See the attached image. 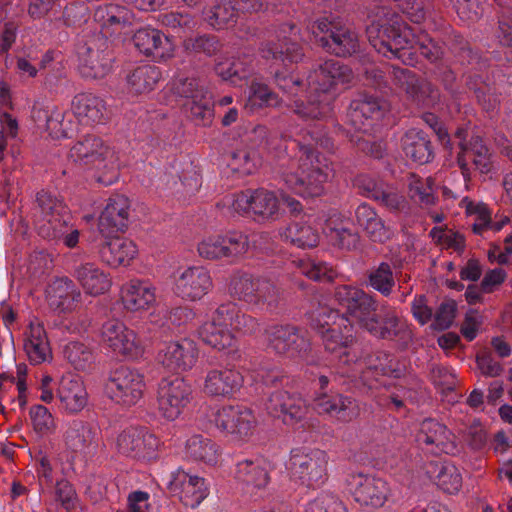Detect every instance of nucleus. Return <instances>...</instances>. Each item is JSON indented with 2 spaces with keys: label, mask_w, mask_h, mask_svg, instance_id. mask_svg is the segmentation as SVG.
<instances>
[{
  "label": "nucleus",
  "mask_w": 512,
  "mask_h": 512,
  "mask_svg": "<svg viewBox=\"0 0 512 512\" xmlns=\"http://www.w3.org/2000/svg\"><path fill=\"white\" fill-rule=\"evenodd\" d=\"M387 10L380 8L377 19L366 28L371 46L388 59H399L405 65H414L419 51L431 63H437L444 56V49L431 39L416 42L412 30L394 16L387 18Z\"/></svg>",
  "instance_id": "nucleus-1"
},
{
  "label": "nucleus",
  "mask_w": 512,
  "mask_h": 512,
  "mask_svg": "<svg viewBox=\"0 0 512 512\" xmlns=\"http://www.w3.org/2000/svg\"><path fill=\"white\" fill-rule=\"evenodd\" d=\"M352 70L337 60H327L308 78L311 93L307 104L295 102L294 112L305 120L322 118L330 113L331 95L329 91L337 84L350 83Z\"/></svg>",
  "instance_id": "nucleus-2"
},
{
  "label": "nucleus",
  "mask_w": 512,
  "mask_h": 512,
  "mask_svg": "<svg viewBox=\"0 0 512 512\" xmlns=\"http://www.w3.org/2000/svg\"><path fill=\"white\" fill-rule=\"evenodd\" d=\"M302 153L297 170L294 171L295 163L289 166L281 165L279 175L288 189L303 197L319 196L323 192V185L328 180L332 171L327 159L317 153L311 143L300 144Z\"/></svg>",
  "instance_id": "nucleus-3"
},
{
  "label": "nucleus",
  "mask_w": 512,
  "mask_h": 512,
  "mask_svg": "<svg viewBox=\"0 0 512 512\" xmlns=\"http://www.w3.org/2000/svg\"><path fill=\"white\" fill-rule=\"evenodd\" d=\"M228 291L234 299L263 313L278 314L286 303L284 290L276 282L243 271L230 276Z\"/></svg>",
  "instance_id": "nucleus-4"
},
{
  "label": "nucleus",
  "mask_w": 512,
  "mask_h": 512,
  "mask_svg": "<svg viewBox=\"0 0 512 512\" xmlns=\"http://www.w3.org/2000/svg\"><path fill=\"white\" fill-rule=\"evenodd\" d=\"M69 157L75 163L98 169L100 174L97 181L105 186L113 184L118 179V155L96 135L87 134L81 137L71 147Z\"/></svg>",
  "instance_id": "nucleus-5"
},
{
  "label": "nucleus",
  "mask_w": 512,
  "mask_h": 512,
  "mask_svg": "<svg viewBox=\"0 0 512 512\" xmlns=\"http://www.w3.org/2000/svg\"><path fill=\"white\" fill-rule=\"evenodd\" d=\"M266 349L283 359L300 361L309 357L312 342L309 332L291 323H275L264 330Z\"/></svg>",
  "instance_id": "nucleus-6"
},
{
  "label": "nucleus",
  "mask_w": 512,
  "mask_h": 512,
  "mask_svg": "<svg viewBox=\"0 0 512 512\" xmlns=\"http://www.w3.org/2000/svg\"><path fill=\"white\" fill-rule=\"evenodd\" d=\"M307 30L321 47L336 56H350L359 50L358 34L338 22L319 18L309 23Z\"/></svg>",
  "instance_id": "nucleus-7"
},
{
  "label": "nucleus",
  "mask_w": 512,
  "mask_h": 512,
  "mask_svg": "<svg viewBox=\"0 0 512 512\" xmlns=\"http://www.w3.org/2000/svg\"><path fill=\"white\" fill-rule=\"evenodd\" d=\"M389 75L393 85L401 90L412 105L418 108H432L440 102V91L428 79L414 71L391 66Z\"/></svg>",
  "instance_id": "nucleus-8"
},
{
  "label": "nucleus",
  "mask_w": 512,
  "mask_h": 512,
  "mask_svg": "<svg viewBox=\"0 0 512 512\" xmlns=\"http://www.w3.org/2000/svg\"><path fill=\"white\" fill-rule=\"evenodd\" d=\"M78 58V69L83 77L103 78L112 68V41L103 33L93 35L79 48Z\"/></svg>",
  "instance_id": "nucleus-9"
},
{
  "label": "nucleus",
  "mask_w": 512,
  "mask_h": 512,
  "mask_svg": "<svg viewBox=\"0 0 512 512\" xmlns=\"http://www.w3.org/2000/svg\"><path fill=\"white\" fill-rule=\"evenodd\" d=\"M172 91L174 95L183 99L182 106L194 121L203 125L211 121L212 101L199 79L179 76L173 81Z\"/></svg>",
  "instance_id": "nucleus-10"
},
{
  "label": "nucleus",
  "mask_w": 512,
  "mask_h": 512,
  "mask_svg": "<svg viewBox=\"0 0 512 512\" xmlns=\"http://www.w3.org/2000/svg\"><path fill=\"white\" fill-rule=\"evenodd\" d=\"M110 399L123 406L135 405L145 390L144 376L127 366H120L110 372L105 384Z\"/></svg>",
  "instance_id": "nucleus-11"
},
{
  "label": "nucleus",
  "mask_w": 512,
  "mask_h": 512,
  "mask_svg": "<svg viewBox=\"0 0 512 512\" xmlns=\"http://www.w3.org/2000/svg\"><path fill=\"white\" fill-rule=\"evenodd\" d=\"M334 299L343 310L341 322L347 324L351 318L363 327L370 315L378 311V302L372 295L351 285L337 286Z\"/></svg>",
  "instance_id": "nucleus-12"
},
{
  "label": "nucleus",
  "mask_w": 512,
  "mask_h": 512,
  "mask_svg": "<svg viewBox=\"0 0 512 512\" xmlns=\"http://www.w3.org/2000/svg\"><path fill=\"white\" fill-rule=\"evenodd\" d=\"M248 235L240 231H229L224 235H212L204 238L197 247L200 257L207 260L238 258L248 252Z\"/></svg>",
  "instance_id": "nucleus-13"
},
{
  "label": "nucleus",
  "mask_w": 512,
  "mask_h": 512,
  "mask_svg": "<svg viewBox=\"0 0 512 512\" xmlns=\"http://www.w3.org/2000/svg\"><path fill=\"white\" fill-rule=\"evenodd\" d=\"M191 399V386L178 375L164 377L158 384V407L168 420H175Z\"/></svg>",
  "instance_id": "nucleus-14"
},
{
  "label": "nucleus",
  "mask_w": 512,
  "mask_h": 512,
  "mask_svg": "<svg viewBox=\"0 0 512 512\" xmlns=\"http://www.w3.org/2000/svg\"><path fill=\"white\" fill-rule=\"evenodd\" d=\"M346 485L353 499L361 506L382 507L390 494L385 480L361 472L349 474Z\"/></svg>",
  "instance_id": "nucleus-15"
},
{
  "label": "nucleus",
  "mask_w": 512,
  "mask_h": 512,
  "mask_svg": "<svg viewBox=\"0 0 512 512\" xmlns=\"http://www.w3.org/2000/svg\"><path fill=\"white\" fill-rule=\"evenodd\" d=\"M232 206L235 211L251 213L255 219L262 221L277 219L280 211L276 194L264 188L248 189L236 194Z\"/></svg>",
  "instance_id": "nucleus-16"
},
{
  "label": "nucleus",
  "mask_w": 512,
  "mask_h": 512,
  "mask_svg": "<svg viewBox=\"0 0 512 512\" xmlns=\"http://www.w3.org/2000/svg\"><path fill=\"white\" fill-rule=\"evenodd\" d=\"M159 445L158 439L147 428L129 427L123 430L116 439L117 451L137 460L153 457Z\"/></svg>",
  "instance_id": "nucleus-17"
},
{
  "label": "nucleus",
  "mask_w": 512,
  "mask_h": 512,
  "mask_svg": "<svg viewBox=\"0 0 512 512\" xmlns=\"http://www.w3.org/2000/svg\"><path fill=\"white\" fill-rule=\"evenodd\" d=\"M372 336L383 340L411 339V331L400 320L392 308L383 306L379 312H373L362 327Z\"/></svg>",
  "instance_id": "nucleus-18"
},
{
  "label": "nucleus",
  "mask_w": 512,
  "mask_h": 512,
  "mask_svg": "<svg viewBox=\"0 0 512 512\" xmlns=\"http://www.w3.org/2000/svg\"><path fill=\"white\" fill-rule=\"evenodd\" d=\"M197 356L198 350L194 342L183 339L161 343L157 361L165 369L177 373L191 368L196 363Z\"/></svg>",
  "instance_id": "nucleus-19"
},
{
  "label": "nucleus",
  "mask_w": 512,
  "mask_h": 512,
  "mask_svg": "<svg viewBox=\"0 0 512 512\" xmlns=\"http://www.w3.org/2000/svg\"><path fill=\"white\" fill-rule=\"evenodd\" d=\"M169 491L177 496L184 506L196 508L208 496L206 480L197 475H190L184 470H177L168 485Z\"/></svg>",
  "instance_id": "nucleus-20"
},
{
  "label": "nucleus",
  "mask_w": 512,
  "mask_h": 512,
  "mask_svg": "<svg viewBox=\"0 0 512 512\" xmlns=\"http://www.w3.org/2000/svg\"><path fill=\"white\" fill-rule=\"evenodd\" d=\"M265 405L269 414L282 419L285 424H294L307 413L305 401L299 395L286 390L276 389L269 393Z\"/></svg>",
  "instance_id": "nucleus-21"
},
{
  "label": "nucleus",
  "mask_w": 512,
  "mask_h": 512,
  "mask_svg": "<svg viewBox=\"0 0 512 512\" xmlns=\"http://www.w3.org/2000/svg\"><path fill=\"white\" fill-rule=\"evenodd\" d=\"M252 411L242 406H226L218 410L215 424L221 431L245 439L252 435L255 428Z\"/></svg>",
  "instance_id": "nucleus-22"
},
{
  "label": "nucleus",
  "mask_w": 512,
  "mask_h": 512,
  "mask_svg": "<svg viewBox=\"0 0 512 512\" xmlns=\"http://www.w3.org/2000/svg\"><path fill=\"white\" fill-rule=\"evenodd\" d=\"M289 29L290 36L284 35L278 39V42L268 41L262 44L260 52L266 60L279 61L284 65L288 63H298L304 57L302 46L298 42L296 35V27L293 24H285L282 27V32L285 34L286 29Z\"/></svg>",
  "instance_id": "nucleus-23"
},
{
  "label": "nucleus",
  "mask_w": 512,
  "mask_h": 512,
  "mask_svg": "<svg viewBox=\"0 0 512 512\" xmlns=\"http://www.w3.org/2000/svg\"><path fill=\"white\" fill-rule=\"evenodd\" d=\"M103 342L114 352L130 358L140 354L139 342L133 330L117 319L106 321L102 326Z\"/></svg>",
  "instance_id": "nucleus-24"
},
{
  "label": "nucleus",
  "mask_w": 512,
  "mask_h": 512,
  "mask_svg": "<svg viewBox=\"0 0 512 512\" xmlns=\"http://www.w3.org/2000/svg\"><path fill=\"white\" fill-rule=\"evenodd\" d=\"M327 455L315 449L309 453H297L291 457V470L302 483L310 486L323 482L326 476Z\"/></svg>",
  "instance_id": "nucleus-25"
},
{
  "label": "nucleus",
  "mask_w": 512,
  "mask_h": 512,
  "mask_svg": "<svg viewBox=\"0 0 512 512\" xmlns=\"http://www.w3.org/2000/svg\"><path fill=\"white\" fill-rule=\"evenodd\" d=\"M68 261L71 265V274L79 282L87 294L96 296L107 292L111 286L108 275L92 262H81L76 254H72Z\"/></svg>",
  "instance_id": "nucleus-26"
},
{
  "label": "nucleus",
  "mask_w": 512,
  "mask_h": 512,
  "mask_svg": "<svg viewBox=\"0 0 512 512\" xmlns=\"http://www.w3.org/2000/svg\"><path fill=\"white\" fill-rule=\"evenodd\" d=\"M212 286L209 271L200 266L185 269L175 280L176 294L190 301H196L204 297Z\"/></svg>",
  "instance_id": "nucleus-27"
},
{
  "label": "nucleus",
  "mask_w": 512,
  "mask_h": 512,
  "mask_svg": "<svg viewBox=\"0 0 512 512\" xmlns=\"http://www.w3.org/2000/svg\"><path fill=\"white\" fill-rule=\"evenodd\" d=\"M270 472L271 465L265 459H245L236 464L234 478L247 492L253 493L267 487Z\"/></svg>",
  "instance_id": "nucleus-28"
},
{
  "label": "nucleus",
  "mask_w": 512,
  "mask_h": 512,
  "mask_svg": "<svg viewBox=\"0 0 512 512\" xmlns=\"http://www.w3.org/2000/svg\"><path fill=\"white\" fill-rule=\"evenodd\" d=\"M129 199L124 195L109 198L99 217L98 228L105 237L124 232L129 223Z\"/></svg>",
  "instance_id": "nucleus-29"
},
{
  "label": "nucleus",
  "mask_w": 512,
  "mask_h": 512,
  "mask_svg": "<svg viewBox=\"0 0 512 512\" xmlns=\"http://www.w3.org/2000/svg\"><path fill=\"white\" fill-rule=\"evenodd\" d=\"M382 113V106L376 97L361 95L351 101L346 123L355 131L365 134L372 122L379 119Z\"/></svg>",
  "instance_id": "nucleus-30"
},
{
  "label": "nucleus",
  "mask_w": 512,
  "mask_h": 512,
  "mask_svg": "<svg viewBox=\"0 0 512 512\" xmlns=\"http://www.w3.org/2000/svg\"><path fill=\"white\" fill-rule=\"evenodd\" d=\"M55 216L41 220L38 233L43 238L61 241L65 246L74 248L79 242V231L70 225L69 210L54 214Z\"/></svg>",
  "instance_id": "nucleus-31"
},
{
  "label": "nucleus",
  "mask_w": 512,
  "mask_h": 512,
  "mask_svg": "<svg viewBox=\"0 0 512 512\" xmlns=\"http://www.w3.org/2000/svg\"><path fill=\"white\" fill-rule=\"evenodd\" d=\"M315 405L319 412L327 413L344 423L351 422L360 415L358 401L338 393H321L315 399Z\"/></svg>",
  "instance_id": "nucleus-32"
},
{
  "label": "nucleus",
  "mask_w": 512,
  "mask_h": 512,
  "mask_svg": "<svg viewBox=\"0 0 512 512\" xmlns=\"http://www.w3.org/2000/svg\"><path fill=\"white\" fill-rule=\"evenodd\" d=\"M134 46L143 54L152 56L155 60L170 58L173 54V44L160 30L141 28L133 36Z\"/></svg>",
  "instance_id": "nucleus-33"
},
{
  "label": "nucleus",
  "mask_w": 512,
  "mask_h": 512,
  "mask_svg": "<svg viewBox=\"0 0 512 512\" xmlns=\"http://www.w3.org/2000/svg\"><path fill=\"white\" fill-rule=\"evenodd\" d=\"M72 111L83 124L104 123L109 116L105 101L92 93H79L72 100Z\"/></svg>",
  "instance_id": "nucleus-34"
},
{
  "label": "nucleus",
  "mask_w": 512,
  "mask_h": 512,
  "mask_svg": "<svg viewBox=\"0 0 512 512\" xmlns=\"http://www.w3.org/2000/svg\"><path fill=\"white\" fill-rule=\"evenodd\" d=\"M411 313L420 325L431 322L429 329L432 333L443 332L448 329V301L444 300L433 313L424 295H418L411 303Z\"/></svg>",
  "instance_id": "nucleus-35"
},
{
  "label": "nucleus",
  "mask_w": 512,
  "mask_h": 512,
  "mask_svg": "<svg viewBox=\"0 0 512 512\" xmlns=\"http://www.w3.org/2000/svg\"><path fill=\"white\" fill-rule=\"evenodd\" d=\"M31 117L39 127H45L53 139L68 137L72 131V121L65 120L66 114L55 106L43 108L35 105Z\"/></svg>",
  "instance_id": "nucleus-36"
},
{
  "label": "nucleus",
  "mask_w": 512,
  "mask_h": 512,
  "mask_svg": "<svg viewBox=\"0 0 512 512\" xmlns=\"http://www.w3.org/2000/svg\"><path fill=\"white\" fill-rule=\"evenodd\" d=\"M66 444L76 453L93 454L99 445V430L90 423L74 421L66 432Z\"/></svg>",
  "instance_id": "nucleus-37"
},
{
  "label": "nucleus",
  "mask_w": 512,
  "mask_h": 512,
  "mask_svg": "<svg viewBox=\"0 0 512 512\" xmlns=\"http://www.w3.org/2000/svg\"><path fill=\"white\" fill-rule=\"evenodd\" d=\"M242 383L243 377L236 370L212 369L205 377L204 391L211 396H229L238 391Z\"/></svg>",
  "instance_id": "nucleus-38"
},
{
  "label": "nucleus",
  "mask_w": 512,
  "mask_h": 512,
  "mask_svg": "<svg viewBox=\"0 0 512 512\" xmlns=\"http://www.w3.org/2000/svg\"><path fill=\"white\" fill-rule=\"evenodd\" d=\"M107 238L99 250L101 260L113 268L129 264L137 253L133 241L112 235Z\"/></svg>",
  "instance_id": "nucleus-39"
},
{
  "label": "nucleus",
  "mask_w": 512,
  "mask_h": 512,
  "mask_svg": "<svg viewBox=\"0 0 512 512\" xmlns=\"http://www.w3.org/2000/svg\"><path fill=\"white\" fill-rule=\"evenodd\" d=\"M121 299L127 310L148 309L156 302V289L147 281L131 280L122 288Z\"/></svg>",
  "instance_id": "nucleus-40"
},
{
  "label": "nucleus",
  "mask_w": 512,
  "mask_h": 512,
  "mask_svg": "<svg viewBox=\"0 0 512 512\" xmlns=\"http://www.w3.org/2000/svg\"><path fill=\"white\" fill-rule=\"evenodd\" d=\"M57 395L62 407L70 413L81 411L86 406L88 400V394L83 382L72 376L62 377Z\"/></svg>",
  "instance_id": "nucleus-41"
},
{
  "label": "nucleus",
  "mask_w": 512,
  "mask_h": 512,
  "mask_svg": "<svg viewBox=\"0 0 512 512\" xmlns=\"http://www.w3.org/2000/svg\"><path fill=\"white\" fill-rule=\"evenodd\" d=\"M320 335L323 345L327 351L335 353L344 350L340 355V359L345 357L344 362L347 363L349 361V352L347 349L355 342L353 326L351 323H338L335 326L328 327L325 331H322Z\"/></svg>",
  "instance_id": "nucleus-42"
},
{
  "label": "nucleus",
  "mask_w": 512,
  "mask_h": 512,
  "mask_svg": "<svg viewBox=\"0 0 512 512\" xmlns=\"http://www.w3.org/2000/svg\"><path fill=\"white\" fill-rule=\"evenodd\" d=\"M186 456L193 461L216 465L221 458L219 445L203 435L191 436L185 446Z\"/></svg>",
  "instance_id": "nucleus-43"
},
{
  "label": "nucleus",
  "mask_w": 512,
  "mask_h": 512,
  "mask_svg": "<svg viewBox=\"0 0 512 512\" xmlns=\"http://www.w3.org/2000/svg\"><path fill=\"white\" fill-rule=\"evenodd\" d=\"M357 223L373 242L383 243L391 236L388 227L376 211L367 204H361L355 211Z\"/></svg>",
  "instance_id": "nucleus-44"
},
{
  "label": "nucleus",
  "mask_w": 512,
  "mask_h": 512,
  "mask_svg": "<svg viewBox=\"0 0 512 512\" xmlns=\"http://www.w3.org/2000/svg\"><path fill=\"white\" fill-rule=\"evenodd\" d=\"M402 147L406 157L418 164L428 163L433 157L427 134L417 129H410L405 133Z\"/></svg>",
  "instance_id": "nucleus-45"
},
{
  "label": "nucleus",
  "mask_w": 512,
  "mask_h": 512,
  "mask_svg": "<svg viewBox=\"0 0 512 512\" xmlns=\"http://www.w3.org/2000/svg\"><path fill=\"white\" fill-rule=\"evenodd\" d=\"M24 349L32 364H41L51 357L46 331L40 323H30Z\"/></svg>",
  "instance_id": "nucleus-46"
},
{
  "label": "nucleus",
  "mask_w": 512,
  "mask_h": 512,
  "mask_svg": "<svg viewBox=\"0 0 512 512\" xmlns=\"http://www.w3.org/2000/svg\"><path fill=\"white\" fill-rule=\"evenodd\" d=\"M95 20L104 30H120L131 23V12L124 6L109 3L99 6L94 13Z\"/></svg>",
  "instance_id": "nucleus-47"
},
{
  "label": "nucleus",
  "mask_w": 512,
  "mask_h": 512,
  "mask_svg": "<svg viewBox=\"0 0 512 512\" xmlns=\"http://www.w3.org/2000/svg\"><path fill=\"white\" fill-rule=\"evenodd\" d=\"M459 205L465 209L467 215L477 216L476 222L473 224V230L477 234H481L486 228L496 232L500 231L509 222V218L506 216L492 222L487 206L481 202L474 203L468 197L463 198Z\"/></svg>",
  "instance_id": "nucleus-48"
},
{
  "label": "nucleus",
  "mask_w": 512,
  "mask_h": 512,
  "mask_svg": "<svg viewBox=\"0 0 512 512\" xmlns=\"http://www.w3.org/2000/svg\"><path fill=\"white\" fill-rule=\"evenodd\" d=\"M200 339L208 346L218 351L228 349L234 344V335L223 325L215 321L205 322L198 331Z\"/></svg>",
  "instance_id": "nucleus-49"
},
{
  "label": "nucleus",
  "mask_w": 512,
  "mask_h": 512,
  "mask_svg": "<svg viewBox=\"0 0 512 512\" xmlns=\"http://www.w3.org/2000/svg\"><path fill=\"white\" fill-rule=\"evenodd\" d=\"M160 79V71L152 65H143L134 69L127 76V84L131 93L146 94L152 91Z\"/></svg>",
  "instance_id": "nucleus-50"
},
{
  "label": "nucleus",
  "mask_w": 512,
  "mask_h": 512,
  "mask_svg": "<svg viewBox=\"0 0 512 512\" xmlns=\"http://www.w3.org/2000/svg\"><path fill=\"white\" fill-rule=\"evenodd\" d=\"M223 47V42L213 34L191 36L183 41L185 52L192 56L204 55L206 57H213L218 55Z\"/></svg>",
  "instance_id": "nucleus-51"
},
{
  "label": "nucleus",
  "mask_w": 512,
  "mask_h": 512,
  "mask_svg": "<svg viewBox=\"0 0 512 512\" xmlns=\"http://www.w3.org/2000/svg\"><path fill=\"white\" fill-rule=\"evenodd\" d=\"M234 0H220L205 12L207 23L215 29H224L234 26L238 13Z\"/></svg>",
  "instance_id": "nucleus-52"
},
{
  "label": "nucleus",
  "mask_w": 512,
  "mask_h": 512,
  "mask_svg": "<svg viewBox=\"0 0 512 512\" xmlns=\"http://www.w3.org/2000/svg\"><path fill=\"white\" fill-rule=\"evenodd\" d=\"M158 22L179 37L193 31L197 25L195 18L191 14L179 11L159 14Z\"/></svg>",
  "instance_id": "nucleus-53"
},
{
  "label": "nucleus",
  "mask_w": 512,
  "mask_h": 512,
  "mask_svg": "<svg viewBox=\"0 0 512 512\" xmlns=\"http://www.w3.org/2000/svg\"><path fill=\"white\" fill-rule=\"evenodd\" d=\"M214 70L222 80L229 81L233 85H238L242 80L247 79L250 73L247 65L236 58L218 59Z\"/></svg>",
  "instance_id": "nucleus-54"
},
{
  "label": "nucleus",
  "mask_w": 512,
  "mask_h": 512,
  "mask_svg": "<svg viewBox=\"0 0 512 512\" xmlns=\"http://www.w3.org/2000/svg\"><path fill=\"white\" fill-rule=\"evenodd\" d=\"M488 148L484 145L481 138L476 137L473 140L470 150H464L458 157V164L462 169V173L466 176L467 171V158L471 159L474 165L481 171L487 172L489 170V157Z\"/></svg>",
  "instance_id": "nucleus-55"
},
{
  "label": "nucleus",
  "mask_w": 512,
  "mask_h": 512,
  "mask_svg": "<svg viewBox=\"0 0 512 512\" xmlns=\"http://www.w3.org/2000/svg\"><path fill=\"white\" fill-rule=\"evenodd\" d=\"M285 237L300 248L315 247L319 241L317 231L303 222L291 223L286 229Z\"/></svg>",
  "instance_id": "nucleus-56"
},
{
  "label": "nucleus",
  "mask_w": 512,
  "mask_h": 512,
  "mask_svg": "<svg viewBox=\"0 0 512 512\" xmlns=\"http://www.w3.org/2000/svg\"><path fill=\"white\" fill-rule=\"evenodd\" d=\"M64 357L76 369L84 371L93 362L91 349L80 342H70L64 348Z\"/></svg>",
  "instance_id": "nucleus-57"
},
{
  "label": "nucleus",
  "mask_w": 512,
  "mask_h": 512,
  "mask_svg": "<svg viewBox=\"0 0 512 512\" xmlns=\"http://www.w3.org/2000/svg\"><path fill=\"white\" fill-rule=\"evenodd\" d=\"M370 286L383 296H389L395 286L393 271L390 264L382 262L369 273Z\"/></svg>",
  "instance_id": "nucleus-58"
},
{
  "label": "nucleus",
  "mask_w": 512,
  "mask_h": 512,
  "mask_svg": "<svg viewBox=\"0 0 512 512\" xmlns=\"http://www.w3.org/2000/svg\"><path fill=\"white\" fill-rule=\"evenodd\" d=\"M309 315L311 328L319 334L328 327L337 325L338 319L341 321L339 312L327 305L319 304L317 308L310 311Z\"/></svg>",
  "instance_id": "nucleus-59"
},
{
  "label": "nucleus",
  "mask_w": 512,
  "mask_h": 512,
  "mask_svg": "<svg viewBox=\"0 0 512 512\" xmlns=\"http://www.w3.org/2000/svg\"><path fill=\"white\" fill-rule=\"evenodd\" d=\"M297 267L301 274L315 281L330 282L335 276L333 269L323 262H315L310 259L299 260Z\"/></svg>",
  "instance_id": "nucleus-60"
},
{
  "label": "nucleus",
  "mask_w": 512,
  "mask_h": 512,
  "mask_svg": "<svg viewBox=\"0 0 512 512\" xmlns=\"http://www.w3.org/2000/svg\"><path fill=\"white\" fill-rule=\"evenodd\" d=\"M446 427L439 422L427 419L421 424V430L417 435V441L424 444H436L437 446L445 445Z\"/></svg>",
  "instance_id": "nucleus-61"
},
{
  "label": "nucleus",
  "mask_w": 512,
  "mask_h": 512,
  "mask_svg": "<svg viewBox=\"0 0 512 512\" xmlns=\"http://www.w3.org/2000/svg\"><path fill=\"white\" fill-rule=\"evenodd\" d=\"M304 512H347V509L335 495L321 493L307 504Z\"/></svg>",
  "instance_id": "nucleus-62"
},
{
  "label": "nucleus",
  "mask_w": 512,
  "mask_h": 512,
  "mask_svg": "<svg viewBox=\"0 0 512 512\" xmlns=\"http://www.w3.org/2000/svg\"><path fill=\"white\" fill-rule=\"evenodd\" d=\"M36 204L40 210L41 220L53 217L56 213L66 212V209H68L62 200L47 191L37 193Z\"/></svg>",
  "instance_id": "nucleus-63"
},
{
  "label": "nucleus",
  "mask_w": 512,
  "mask_h": 512,
  "mask_svg": "<svg viewBox=\"0 0 512 512\" xmlns=\"http://www.w3.org/2000/svg\"><path fill=\"white\" fill-rule=\"evenodd\" d=\"M259 164L255 151L239 149L232 153L230 165L232 168L243 174H252Z\"/></svg>",
  "instance_id": "nucleus-64"
}]
</instances>
